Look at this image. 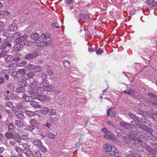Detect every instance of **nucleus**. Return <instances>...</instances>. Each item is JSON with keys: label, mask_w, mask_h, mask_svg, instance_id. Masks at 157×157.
Returning <instances> with one entry per match:
<instances>
[{"label": "nucleus", "mask_w": 157, "mask_h": 157, "mask_svg": "<svg viewBox=\"0 0 157 157\" xmlns=\"http://www.w3.org/2000/svg\"><path fill=\"white\" fill-rule=\"evenodd\" d=\"M52 41L50 38V35L47 33L41 34L40 37L37 40L34 41L33 44L35 46H45L46 44H48Z\"/></svg>", "instance_id": "obj_1"}, {"label": "nucleus", "mask_w": 157, "mask_h": 157, "mask_svg": "<svg viewBox=\"0 0 157 157\" xmlns=\"http://www.w3.org/2000/svg\"><path fill=\"white\" fill-rule=\"evenodd\" d=\"M130 140L132 142V143H129V144L131 145H132V143L135 145V143H138L139 145L136 144L135 147V149L137 150L138 151L143 152L144 151V142L142 140L138 139L136 136H133L132 137H131Z\"/></svg>", "instance_id": "obj_2"}, {"label": "nucleus", "mask_w": 157, "mask_h": 157, "mask_svg": "<svg viewBox=\"0 0 157 157\" xmlns=\"http://www.w3.org/2000/svg\"><path fill=\"white\" fill-rule=\"evenodd\" d=\"M30 94L32 96L33 98L37 99L41 101H45L46 96L44 95H40L33 91H30Z\"/></svg>", "instance_id": "obj_3"}, {"label": "nucleus", "mask_w": 157, "mask_h": 157, "mask_svg": "<svg viewBox=\"0 0 157 157\" xmlns=\"http://www.w3.org/2000/svg\"><path fill=\"white\" fill-rule=\"evenodd\" d=\"M134 122L135 121H131V124L127 123L124 121H121L119 123V124L121 126L123 127L126 129H130L134 128L135 127V126L132 123L134 124Z\"/></svg>", "instance_id": "obj_4"}, {"label": "nucleus", "mask_w": 157, "mask_h": 157, "mask_svg": "<svg viewBox=\"0 0 157 157\" xmlns=\"http://www.w3.org/2000/svg\"><path fill=\"white\" fill-rule=\"evenodd\" d=\"M153 132V131L151 129L148 128V129L144 131L143 133L145 137L150 140H153L154 137L152 134Z\"/></svg>", "instance_id": "obj_5"}, {"label": "nucleus", "mask_w": 157, "mask_h": 157, "mask_svg": "<svg viewBox=\"0 0 157 157\" xmlns=\"http://www.w3.org/2000/svg\"><path fill=\"white\" fill-rule=\"evenodd\" d=\"M39 82L37 81H34L31 82L29 86V87L30 88L29 89L28 88L29 90L28 91V93L30 94V91H35L34 90H35L37 88L38 86Z\"/></svg>", "instance_id": "obj_6"}, {"label": "nucleus", "mask_w": 157, "mask_h": 157, "mask_svg": "<svg viewBox=\"0 0 157 157\" xmlns=\"http://www.w3.org/2000/svg\"><path fill=\"white\" fill-rule=\"evenodd\" d=\"M37 56V53L36 52H34L26 54L24 58L27 59H33L36 57Z\"/></svg>", "instance_id": "obj_7"}, {"label": "nucleus", "mask_w": 157, "mask_h": 157, "mask_svg": "<svg viewBox=\"0 0 157 157\" xmlns=\"http://www.w3.org/2000/svg\"><path fill=\"white\" fill-rule=\"evenodd\" d=\"M155 0H147L146 2L148 5V8L151 9L157 6V2H155Z\"/></svg>", "instance_id": "obj_8"}, {"label": "nucleus", "mask_w": 157, "mask_h": 157, "mask_svg": "<svg viewBox=\"0 0 157 157\" xmlns=\"http://www.w3.org/2000/svg\"><path fill=\"white\" fill-rule=\"evenodd\" d=\"M21 39H19V41L22 43V45L24 46V45L28 46L29 45V41L26 38L25 36H23L21 38Z\"/></svg>", "instance_id": "obj_9"}, {"label": "nucleus", "mask_w": 157, "mask_h": 157, "mask_svg": "<svg viewBox=\"0 0 157 157\" xmlns=\"http://www.w3.org/2000/svg\"><path fill=\"white\" fill-rule=\"evenodd\" d=\"M111 155H114L116 157H118L119 156V153L118 152V150L114 147H112V149L109 150L108 153Z\"/></svg>", "instance_id": "obj_10"}, {"label": "nucleus", "mask_w": 157, "mask_h": 157, "mask_svg": "<svg viewBox=\"0 0 157 157\" xmlns=\"http://www.w3.org/2000/svg\"><path fill=\"white\" fill-rule=\"evenodd\" d=\"M79 17H81L82 21L84 22L89 21L90 20V17L86 13H82L79 14Z\"/></svg>", "instance_id": "obj_11"}, {"label": "nucleus", "mask_w": 157, "mask_h": 157, "mask_svg": "<svg viewBox=\"0 0 157 157\" xmlns=\"http://www.w3.org/2000/svg\"><path fill=\"white\" fill-rule=\"evenodd\" d=\"M141 155L140 154V152H136V151L131 150L130 151V155H128L126 157H141Z\"/></svg>", "instance_id": "obj_12"}, {"label": "nucleus", "mask_w": 157, "mask_h": 157, "mask_svg": "<svg viewBox=\"0 0 157 157\" xmlns=\"http://www.w3.org/2000/svg\"><path fill=\"white\" fill-rule=\"evenodd\" d=\"M8 131L10 132H14L16 128L13 122H10L7 124Z\"/></svg>", "instance_id": "obj_13"}, {"label": "nucleus", "mask_w": 157, "mask_h": 157, "mask_svg": "<svg viewBox=\"0 0 157 157\" xmlns=\"http://www.w3.org/2000/svg\"><path fill=\"white\" fill-rule=\"evenodd\" d=\"M106 113L109 116L113 117L115 115L116 112L115 109L113 108H111L106 111Z\"/></svg>", "instance_id": "obj_14"}, {"label": "nucleus", "mask_w": 157, "mask_h": 157, "mask_svg": "<svg viewBox=\"0 0 157 157\" xmlns=\"http://www.w3.org/2000/svg\"><path fill=\"white\" fill-rule=\"evenodd\" d=\"M24 152L25 155L28 157H32L33 156V151L29 149H24Z\"/></svg>", "instance_id": "obj_15"}, {"label": "nucleus", "mask_w": 157, "mask_h": 157, "mask_svg": "<svg viewBox=\"0 0 157 157\" xmlns=\"http://www.w3.org/2000/svg\"><path fill=\"white\" fill-rule=\"evenodd\" d=\"M8 28L10 32H14L17 30V26L16 24L13 23L11 25H10Z\"/></svg>", "instance_id": "obj_16"}, {"label": "nucleus", "mask_w": 157, "mask_h": 157, "mask_svg": "<svg viewBox=\"0 0 157 157\" xmlns=\"http://www.w3.org/2000/svg\"><path fill=\"white\" fill-rule=\"evenodd\" d=\"M32 142L35 145L38 147H41L42 145V143L39 139H34L32 140Z\"/></svg>", "instance_id": "obj_17"}, {"label": "nucleus", "mask_w": 157, "mask_h": 157, "mask_svg": "<svg viewBox=\"0 0 157 157\" xmlns=\"http://www.w3.org/2000/svg\"><path fill=\"white\" fill-rule=\"evenodd\" d=\"M135 124L138 127L143 130V132L146 130H147L148 129V128L147 126L140 123H136Z\"/></svg>", "instance_id": "obj_18"}, {"label": "nucleus", "mask_w": 157, "mask_h": 157, "mask_svg": "<svg viewBox=\"0 0 157 157\" xmlns=\"http://www.w3.org/2000/svg\"><path fill=\"white\" fill-rule=\"evenodd\" d=\"M12 132L9 131L6 132L5 134V137L8 139L13 138L15 134L12 133Z\"/></svg>", "instance_id": "obj_19"}, {"label": "nucleus", "mask_w": 157, "mask_h": 157, "mask_svg": "<svg viewBox=\"0 0 157 157\" xmlns=\"http://www.w3.org/2000/svg\"><path fill=\"white\" fill-rule=\"evenodd\" d=\"M11 47V44L9 42L4 43L1 46V48L2 49H5L6 48H10Z\"/></svg>", "instance_id": "obj_20"}, {"label": "nucleus", "mask_w": 157, "mask_h": 157, "mask_svg": "<svg viewBox=\"0 0 157 157\" xmlns=\"http://www.w3.org/2000/svg\"><path fill=\"white\" fill-rule=\"evenodd\" d=\"M18 43L15 44L14 46V48L16 51H18L22 49L23 45H22V43L20 41H17Z\"/></svg>", "instance_id": "obj_21"}, {"label": "nucleus", "mask_w": 157, "mask_h": 157, "mask_svg": "<svg viewBox=\"0 0 157 157\" xmlns=\"http://www.w3.org/2000/svg\"><path fill=\"white\" fill-rule=\"evenodd\" d=\"M15 115L18 119H23L25 118L23 112L21 111H18L15 113Z\"/></svg>", "instance_id": "obj_22"}, {"label": "nucleus", "mask_w": 157, "mask_h": 157, "mask_svg": "<svg viewBox=\"0 0 157 157\" xmlns=\"http://www.w3.org/2000/svg\"><path fill=\"white\" fill-rule=\"evenodd\" d=\"M30 105L34 108H40L41 107V105L35 101H31L30 103Z\"/></svg>", "instance_id": "obj_23"}, {"label": "nucleus", "mask_w": 157, "mask_h": 157, "mask_svg": "<svg viewBox=\"0 0 157 157\" xmlns=\"http://www.w3.org/2000/svg\"><path fill=\"white\" fill-rule=\"evenodd\" d=\"M15 124L16 126L20 128H23L24 125L23 121L20 120L15 121Z\"/></svg>", "instance_id": "obj_24"}, {"label": "nucleus", "mask_w": 157, "mask_h": 157, "mask_svg": "<svg viewBox=\"0 0 157 157\" xmlns=\"http://www.w3.org/2000/svg\"><path fill=\"white\" fill-rule=\"evenodd\" d=\"M21 33L19 32H17L14 33L13 35V37L15 38V40L16 42L17 41H19V39H21V38L22 36H21Z\"/></svg>", "instance_id": "obj_25"}, {"label": "nucleus", "mask_w": 157, "mask_h": 157, "mask_svg": "<svg viewBox=\"0 0 157 157\" xmlns=\"http://www.w3.org/2000/svg\"><path fill=\"white\" fill-rule=\"evenodd\" d=\"M18 85L20 86V87H23L25 86H28V84L27 82L24 80L19 81Z\"/></svg>", "instance_id": "obj_26"}, {"label": "nucleus", "mask_w": 157, "mask_h": 157, "mask_svg": "<svg viewBox=\"0 0 157 157\" xmlns=\"http://www.w3.org/2000/svg\"><path fill=\"white\" fill-rule=\"evenodd\" d=\"M39 35L38 33H36L32 34L31 35V38L32 39L35 40H37L39 39Z\"/></svg>", "instance_id": "obj_27"}, {"label": "nucleus", "mask_w": 157, "mask_h": 157, "mask_svg": "<svg viewBox=\"0 0 157 157\" xmlns=\"http://www.w3.org/2000/svg\"><path fill=\"white\" fill-rule=\"evenodd\" d=\"M17 142L20 143L21 142V136L18 132H16L15 133L14 135V138H13Z\"/></svg>", "instance_id": "obj_28"}, {"label": "nucleus", "mask_w": 157, "mask_h": 157, "mask_svg": "<svg viewBox=\"0 0 157 157\" xmlns=\"http://www.w3.org/2000/svg\"><path fill=\"white\" fill-rule=\"evenodd\" d=\"M4 59L7 62H10L13 60L12 56L10 55H6L4 56Z\"/></svg>", "instance_id": "obj_29"}, {"label": "nucleus", "mask_w": 157, "mask_h": 157, "mask_svg": "<svg viewBox=\"0 0 157 157\" xmlns=\"http://www.w3.org/2000/svg\"><path fill=\"white\" fill-rule=\"evenodd\" d=\"M47 136L50 139H54L56 136V135L53 133L50 132H47Z\"/></svg>", "instance_id": "obj_30"}, {"label": "nucleus", "mask_w": 157, "mask_h": 157, "mask_svg": "<svg viewBox=\"0 0 157 157\" xmlns=\"http://www.w3.org/2000/svg\"><path fill=\"white\" fill-rule=\"evenodd\" d=\"M15 151L17 153L18 155H20L23 152L22 149L18 146H15L14 147Z\"/></svg>", "instance_id": "obj_31"}, {"label": "nucleus", "mask_w": 157, "mask_h": 157, "mask_svg": "<svg viewBox=\"0 0 157 157\" xmlns=\"http://www.w3.org/2000/svg\"><path fill=\"white\" fill-rule=\"evenodd\" d=\"M11 75L14 78H17L20 77L18 71H14L11 73Z\"/></svg>", "instance_id": "obj_32"}, {"label": "nucleus", "mask_w": 157, "mask_h": 157, "mask_svg": "<svg viewBox=\"0 0 157 157\" xmlns=\"http://www.w3.org/2000/svg\"><path fill=\"white\" fill-rule=\"evenodd\" d=\"M23 128L26 130L30 131H32L34 129L33 127L31 126L30 125H27L26 126L24 125Z\"/></svg>", "instance_id": "obj_33"}, {"label": "nucleus", "mask_w": 157, "mask_h": 157, "mask_svg": "<svg viewBox=\"0 0 157 157\" xmlns=\"http://www.w3.org/2000/svg\"><path fill=\"white\" fill-rule=\"evenodd\" d=\"M25 67L26 69L30 70L34 69L35 66L33 64H29L26 65Z\"/></svg>", "instance_id": "obj_34"}, {"label": "nucleus", "mask_w": 157, "mask_h": 157, "mask_svg": "<svg viewBox=\"0 0 157 157\" xmlns=\"http://www.w3.org/2000/svg\"><path fill=\"white\" fill-rule=\"evenodd\" d=\"M48 81L47 80H43L40 83V86H42L43 87H45L48 85Z\"/></svg>", "instance_id": "obj_35"}, {"label": "nucleus", "mask_w": 157, "mask_h": 157, "mask_svg": "<svg viewBox=\"0 0 157 157\" xmlns=\"http://www.w3.org/2000/svg\"><path fill=\"white\" fill-rule=\"evenodd\" d=\"M45 89L42 87H37V89L35 90L36 92L38 94H41L43 93L44 90Z\"/></svg>", "instance_id": "obj_36"}, {"label": "nucleus", "mask_w": 157, "mask_h": 157, "mask_svg": "<svg viewBox=\"0 0 157 157\" xmlns=\"http://www.w3.org/2000/svg\"><path fill=\"white\" fill-rule=\"evenodd\" d=\"M146 149L148 152L150 153L149 154H153L155 152V151L149 146H147Z\"/></svg>", "instance_id": "obj_37"}, {"label": "nucleus", "mask_w": 157, "mask_h": 157, "mask_svg": "<svg viewBox=\"0 0 157 157\" xmlns=\"http://www.w3.org/2000/svg\"><path fill=\"white\" fill-rule=\"evenodd\" d=\"M104 137L106 139H111L112 138V136L111 133L109 131H108L107 133L104 135Z\"/></svg>", "instance_id": "obj_38"}, {"label": "nucleus", "mask_w": 157, "mask_h": 157, "mask_svg": "<svg viewBox=\"0 0 157 157\" xmlns=\"http://www.w3.org/2000/svg\"><path fill=\"white\" fill-rule=\"evenodd\" d=\"M29 123L32 126L34 127L36 126L37 124V121L34 119L31 120L29 121Z\"/></svg>", "instance_id": "obj_39"}, {"label": "nucleus", "mask_w": 157, "mask_h": 157, "mask_svg": "<svg viewBox=\"0 0 157 157\" xmlns=\"http://www.w3.org/2000/svg\"><path fill=\"white\" fill-rule=\"evenodd\" d=\"M26 62L25 61H21L16 63L17 67H23L25 65Z\"/></svg>", "instance_id": "obj_40"}, {"label": "nucleus", "mask_w": 157, "mask_h": 157, "mask_svg": "<svg viewBox=\"0 0 157 157\" xmlns=\"http://www.w3.org/2000/svg\"><path fill=\"white\" fill-rule=\"evenodd\" d=\"M41 111L43 114H46L49 111V109L47 107H42L41 108Z\"/></svg>", "instance_id": "obj_41"}, {"label": "nucleus", "mask_w": 157, "mask_h": 157, "mask_svg": "<svg viewBox=\"0 0 157 157\" xmlns=\"http://www.w3.org/2000/svg\"><path fill=\"white\" fill-rule=\"evenodd\" d=\"M45 87H46V88L44 90L50 92L52 91V88L53 87V86L52 85H49V83H48V85Z\"/></svg>", "instance_id": "obj_42"}, {"label": "nucleus", "mask_w": 157, "mask_h": 157, "mask_svg": "<svg viewBox=\"0 0 157 157\" xmlns=\"http://www.w3.org/2000/svg\"><path fill=\"white\" fill-rule=\"evenodd\" d=\"M5 105L6 106L11 108H13V103L11 101H8L6 102Z\"/></svg>", "instance_id": "obj_43"}, {"label": "nucleus", "mask_w": 157, "mask_h": 157, "mask_svg": "<svg viewBox=\"0 0 157 157\" xmlns=\"http://www.w3.org/2000/svg\"><path fill=\"white\" fill-rule=\"evenodd\" d=\"M112 146L110 145L106 144L105 145V149L106 151L108 154L109 151V150L112 149Z\"/></svg>", "instance_id": "obj_44"}, {"label": "nucleus", "mask_w": 157, "mask_h": 157, "mask_svg": "<svg viewBox=\"0 0 157 157\" xmlns=\"http://www.w3.org/2000/svg\"><path fill=\"white\" fill-rule=\"evenodd\" d=\"M52 26L53 29H55L56 28L59 29V25L56 22L54 21L53 22L52 24Z\"/></svg>", "instance_id": "obj_45"}, {"label": "nucleus", "mask_w": 157, "mask_h": 157, "mask_svg": "<svg viewBox=\"0 0 157 157\" xmlns=\"http://www.w3.org/2000/svg\"><path fill=\"white\" fill-rule=\"evenodd\" d=\"M16 63H12L10 65V70H12L15 69L16 68Z\"/></svg>", "instance_id": "obj_46"}, {"label": "nucleus", "mask_w": 157, "mask_h": 157, "mask_svg": "<svg viewBox=\"0 0 157 157\" xmlns=\"http://www.w3.org/2000/svg\"><path fill=\"white\" fill-rule=\"evenodd\" d=\"M150 116L153 119L157 121V111L155 113L151 114Z\"/></svg>", "instance_id": "obj_47"}, {"label": "nucleus", "mask_w": 157, "mask_h": 157, "mask_svg": "<svg viewBox=\"0 0 157 157\" xmlns=\"http://www.w3.org/2000/svg\"><path fill=\"white\" fill-rule=\"evenodd\" d=\"M56 112L55 109H50L49 115L50 116H52L56 115Z\"/></svg>", "instance_id": "obj_48"}, {"label": "nucleus", "mask_w": 157, "mask_h": 157, "mask_svg": "<svg viewBox=\"0 0 157 157\" xmlns=\"http://www.w3.org/2000/svg\"><path fill=\"white\" fill-rule=\"evenodd\" d=\"M124 92L125 93L129 94H132L134 93V90L132 89H130L129 90H125Z\"/></svg>", "instance_id": "obj_49"}, {"label": "nucleus", "mask_w": 157, "mask_h": 157, "mask_svg": "<svg viewBox=\"0 0 157 157\" xmlns=\"http://www.w3.org/2000/svg\"><path fill=\"white\" fill-rule=\"evenodd\" d=\"M24 90L23 88L22 87H20L16 89V92L17 93H19L21 92H23Z\"/></svg>", "instance_id": "obj_50"}, {"label": "nucleus", "mask_w": 157, "mask_h": 157, "mask_svg": "<svg viewBox=\"0 0 157 157\" xmlns=\"http://www.w3.org/2000/svg\"><path fill=\"white\" fill-rule=\"evenodd\" d=\"M39 147L40 148V151L43 152H45L47 151V149L44 146L42 145V144L41 147Z\"/></svg>", "instance_id": "obj_51"}, {"label": "nucleus", "mask_w": 157, "mask_h": 157, "mask_svg": "<svg viewBox=\"0 0 157 157\" xmlns=\"http://www.w3.org/2000/svg\"><path fill=\"white\" fill-rule=\"evenodd\" d=\"M34 157H41V153L39 151H35Z\"/></svg>", "instance_id": "obj_52"}, {"label": "nucleus", "mask_w": 157, "mask_h": 157, "mask_svg": "<svg viewBox=\"0 0 157 157\" xmlns=\"http://www.w3.org/2000/svg\"><path fill=\"white\" fill-rule=\"evenodd\" d=\"M27 77V78H32L34 74L33 72H29L25 75Z\"/></svg>", "instance_id": "obj_53"}, {"label": "nucleus", "mask_w": 157, "mask_h": 157, "mask_svg": "<svg viewBox=\"0 0 157 157\" xmlns=\"http://www.w3.org/2000/svg\"><path fill=\"white\" fill-rule=\"evenodd\" d=\"M17 71L20 76L21 74H24L26 72V70L24 69H19Z\"/></svg>", "instance_id": "obj_54"}, {"label": "nucleus", "mask_w": 157, "mask_h": 157, "mask_svg": "<svg viewBox=\"0 0 157 157\" xmlns=\"http://www.w3.org/2000/svg\"><path fill=\"white\" fill-rule=\"evenodd\" d=\"M35 70L36 72H39L42 71V68L41 67L36 66L35 67Z\"/></svg>", "instance_id": "obj_55"}, {"label": "nucleus", "mask_w": 157, "mask_h": 157, "mask_svg": "<svg viewBox=\"0 0 157 157\" xmlns=\"http://www.w3.org/2000/svg\"><path fill=\"white\" fill-rule=\"evenodd\" d=\"M2 74L4 75L5 74H10V72L8 70H4L2 71Z\"/></svg>", "instance_id": "obj_56"}, {"label": "nucleus", "mask_w": 157, "mask_h": 157, "mask_svg": "<svg viewBox=\"0 0 157 157\" xmlns=\"http://www.w3.org/2000/svg\"><path fill=\"white\" fill-rule=\"evenodd\" d=\"M4 15L6 18L9 17L10 16V13L8 11H6L4 12Z\"/></svg>", "instance_id": "obj_57"}, {"label": "nucleus", "mask_w": 157, "mask_h": 157, "mask_svg": "<svg viewBox=\"0 0 157 157\" xmlns=\"http://www.w3.org/2000/svg\"><path fill=\"white\" fill-rule=\"evenodd\" d=\"M7 51H6L3 50L0 53V57H3L4 58V56L6 54Z\"/></svg>", "instance_id": "obj_58"}, {"label": "nucleus", "mask_w": 157, "mask_h": 157, "mask_svg": "<svg viewBox=\"0 0 157 157\" xmlns=\"http://www.w3.org/2000/svg\"><path fill=\"white\" fill-rule=\"evenodd\" d=\"M15 151H13L11 152V156L10 157H17V153Z\"/></svg>", "instance_id": "obj_59"}, {"label": "nucleus", "mask_w": 157, "mask_h": 157, "mask_svg": "<svg viewBox=\"0 0 157 157\" xmlns=\"http://www.w3.org/2000/svg\"><path fill=\"white\" fill-rule=\"evenodd\" d=\"M11 98L12 99H16L17 98V97L16 96V95L14 94H11L10 96Z\"/></svg>", "instance_id": "obj_60"}, {"label": "nucleus", "mask_w": 157, "mask_h": 157, "mask_svg": "<svg viewBox=\"0 0 157 157\" xmlns=\"http://www.w3.org/2000/svg\"><path fill=\"white\" fill-rule=\"evenodd\" d=\"M26 113L30 117L33 116L35 114L34 112L29 111H27L26 112Z\"/></svg>", "instance_id": "obj_61"}, {"label": "nucleus", "mask_w": 157, "mask_h": 157, "mask_svg": "<svg viewBox=\"0 0 157 157\" xmlns=\"http://www.w3.org/2000/svg\"><path fill=\"white\" fill-rule=\"evenodd\" d=\"M103 52V51L101 48H99L96 52V53L98 55H99L101 54Z\"/></svg>", "instance_id": "obj_62"}, {"label": "nucleus", "mask_w": 157, "mask_h": 157, "mask_svg": "<svg viewBox=\"0 0 157 157\" xmlns=\"http://www.w3.org/2000/svg\"><path fill=\"white\" fill-rule=\"evenodd\" d=\"M47 78V75L46 74H43L42 75L40 78L43 80H47L46 78Z\"/></svg>", "instance_id": "obj_63"}, {"label": "nucleus", "mask_w": 157, "mask_h": 157, "mask_svg": "<svg viewBox=\"0 0 157 157\" xmlns=\"http://www.w3.org/2000/svg\"><path fill=\"white\" fill-rule=\"evenodd\" d=\"M128 115L132 118L135 119L136 118H137V117L136 115L133 114V113H128Z\"/></svg>", "instance_id": "obj_64"}]
</instances>
